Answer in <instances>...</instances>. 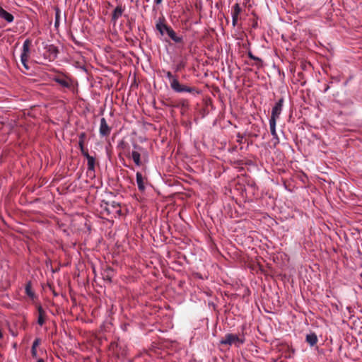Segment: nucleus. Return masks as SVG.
Instances as JSON below:
<instances>
[{
  "instance_id": "nucleus-1",
  "label": "nucleus",
  "mask_w": 362,
  "mask_h": 362,
  "mask_svg": "<svg viewBox=\"0 0 362 362\" xmlns=\"http://www.w3.org/2000/svg\"><path fill=\"white\" fill-rule=\"evenodd\" d=\"M146 156V151L141 146L137 144H133L132 151H128L126 153V156L129 158H132L136 165L140 166L141 165V156L144 158Z\"/></svg>"
},
{
  "instance_id": "nucleus-2",
  "label": "nucleus",
  "mask_w": 362,
  "mask_h": 362,
  "mask_svg": "<svg viewBox=\"0 0 362 362\" xmlns=\"http://www.w3.org/2000/svg\"><path fill=\"white\" fill-rule=\"evenodd\" d=\"M245 341L244 337H239L236 334H227L225 337L221 340V344L225 345H233L234 344L236 346H240Z\"/></svg>"
},
{
  "instance_id": "nucleus-3",
  "label": "nucleus",
  "mask_w": 362,
  "mask_h": 362,
  "mask_svg": "<svg viewBox=\"0 0 362 362\" xmlns=\"http://www.w3.org/2000/svg\"><path fill=\"white\" fill-rule=\"evenodd\" d=\"M30 44H31V42L28 39H27L24 41L23 45V48H22V52L21 54V63L26 70L29 69V66H28L27 62H28V59L30 56Z\"/></svg>"
},
{
  "instance_id": "nucleus-4",
  "label": "nucleus",
  "mask_w": 362,
  "mask_h": 362,
  "mask_svg": "<svg viewBox=\"0 0 362 362\" xmlns=\"http://www.w3.org/2000/svg\"><path fill=\"white\" fill-rule=\"evenodd\" d=\"M170 87L174 91L177 93H194L195 91L194 88L187 87L180 84L177 79L173 80L172 83L170 84Z\"/></svg>"
},
{
  "instance_id": "nucleus-5",
  "label": "nucleus",
  "mask_w": 362,
  "mask_h": 362,
  "mask_svg": "<svg viewBox=\"0 0 362 362\" xmlns=\"http://www.w3.org/2000/svg\"><path fill=\"white\" fill-rule=\"evenodd\" d=\"M284 99L281 98L278 102L276 103L272 110V115L269 119H276L279 117L283 107Z\"/></svg>"
},
{
  "instance_id": "nucleus-6",
  "label": "nucleus",
  "mask_w": 362,
  "mask_h": 362,
  "mask_svg": "<svg viewBox=\"0 0 362 362\" xmlns=\"http://www.w3.org/2000/svg\"><path fill=\"white\" fill-rule=\"evenodd\" d=\"M111 129L108 126L106 119L103 117L100 119L99 132L102 136H108L110 134Z\"/></svg>"
},
{
  "instance_id": "nucleus-7",
  "label": "nucleus",
  "mask_w": 362,
  "mask_h": 362,
  "mask_svg": "<svg viewBox=\"0 0 362 362\" xmlns=\"http://www.w3.org/2000/svg\"><path fill=\"white\" fill-rule=\"evenodd\" d=\"M0 18L8 23H12L14 19L13 16L4 10L2 7H0Z\"/></svg>"
},
{
  "instance_id": "nucleus-8",
  "label": "nucleus",
  "mask_w": 362,
  "mask_h": 362,
  "mask_svg": "<svg viewBox=\"0 0 362 362\" xmlns=\"http://www.w3.org/2000/svg\"><path fill=\"white\" fill-rule=\"evenodd\" d=\"M276 121H275L274 119H269L270 132L273 136V139H275V141H276L275 144L279 142V139L278 137V135H277V133L276 131Z\"/></svg>"
},
{
  "instance_id": "nucleus-9",
  "label": "nucleus",
  "mask_w": 362,
  "mask_h": 362,
  "mask_svg": "<svg viewBox=\"0 0 362 362\" xmlns=\"http://www.w3.org/2000/svg\"><path fill=\"white\" fill-rule=\"evenodd\" d=\"M136 184L138 186V189L141 192H144L146 189V187L144 185V179L141 173L139 172H137L136 174Z\"/></svg>"
},
{
  "instance_id": "nucleus-10",
  "label": "nucleus",
  "mask_w": 362,
  "mask_h": 362,
  "mask_svg": "<svg viewBox=\"0 0 362 362\" xmlns=\"http://www.w3.org/2000/svg\"><path fill=\"white\" fill-rule=\"evenodd\" d=\"M84 157L86 158L87 162H88V170L90 171H94L95 170V158L90 156L88 153H84Z\"/></svg>"
},
{
  "instance_id": "nucleus-11",
  "label": "nucleus",
  "mask_w": 362,
  "mask_h": 362,
  "mask_svg": "<svg viewBox=\"0 0 362 362\" xmlns=\"http://www.w3.org/2000/svg\"><path fill=\"white\" fill-rule=\"evenodd\" d=\"M156 28L162 35H163L165 33L168 34V30L172 29L170 27L160 21L156 23Z\"/></svg>"
},
{
  "instance_id": "nucleus-12",
  "label": "nucleus",
  "mask_w": 362,
  "mask_h": 362,
  "mask_svg": "<svg viewBox=\"0 0 362 362\" xmlns=\"http://www.w3.org/2000/svg\"><path fill=\"white\" fill-rule=\"evenodd\" d=\"M306 341L311 346H314L317 342V337L315 333H310L306 335Z\"/></svg>"
},
{
  "instance_id": "nucleus-13",
  "label": "nucleus",
  "mask_w": 362,
  "mask_h": 362,
  "mask_svg": "<svg viewBox=\"0 0 362 362\" xmlns=\"http://www.w3.org/2000/svg\"><path fill=\"white\" fill-rule=\"evenodd\" d=\"M175 42L179 43L182 42L183 38L182 36H177L175 32L171 29L168 30V33L167 34Z\"/></svg>"
},
{
  "instance_id": "nucleus-14",
  "label": "nucleus",
  "mask_w": 362,
  "mask_h": 362,
  "mask_svg": "<svg viewBox=\"0 0 362 362\" xmlns=\"http://www.w3.org/2000/svg\"><path fill=\"white\" fill-rule=\"evenodd\" d=\"M124 9L122 6H117L112 13V20L115 22L119 18H120L123 13Z\"/></svg>"
},
{
  "instance_id": "nucleus-15",
  "label": "nucleus",
  "mask_w": 362,
  "mask_h": 362,
  "mask_svg": "<svg viewBox=\"0 0 362 362\" xmlns=\"http://www.w3.org/2000/svg\"><path fill=\"white\" fill-rule=\"evenodd\" d=\"M38 313H39V315H38V319H37V323L40 325H42L44 323H45V311L43 310V309L42 308L41 306H40L38 308Z\"/></svg>"
},
{
  "instance_id": "nucleus-16",
  "label": "nucleus",
  "mask_w": 362,
  "mask_h": 362,
  "mask_svg": "<svg viewBox=\"0 0 362 362\" xmlns=\"http://www.w3.org/2000/svg\"><path fill=\"white\" fill-rule=\"evenodd\" d=\"M241 8L238 4H235L232 8V18H238Z\"/></svg>"
},
{
  "instance_id": "nucleus-17",
  "label": "nucleus",
  "mask_w": 362,
  "mask_h": 362,
  "mask_svg": "<svg viewBox=\"0 0 362 362\" xmlns=\"http://www.w3.org/2000/svg\"><path fill=\"white\" fill-rule=\"evenodd\" d=\"M55 81L59 83L60 86L64 88L70 87L69 81L64 78H56Z\"/></svg>"
},
{
  "instance_id": "nucleus-18",
  "label": "nucleus",
  "mask_w": 362,
  "mask_h": 362,
  "mask_svg": "<svg viewBox=\"0 0 362 362\" xmlns=\"http://www.w3.org/2000/svg\"><path fill=\"white\" fill-rule=\"evenodd\" d=\"M165 76L169 79L170 83H172L173 79H177L175 76H174L170 71H165Z\"/></svg>"
},
{
  "instance_id": "nucleus-19",
  "label": "nucleus",
  "mask_w": 362,
  "mask_h": 362,
  "mask_svg": "<svg viewBox=\"0 0 362 362\" xmlns=\"http://www.w3.org/2000/svg\"><path fill=\"white\" fill-rule=\"evenodd\" d=\"M78 145H79L80 149L81 151V153H82L83 156H84V153H88V151L84 148L83 140L79 141H78Z\"/></svg>"
},
{
  "instance_id": "nucleus-20",
  "label": "nucleus",
  "mask_w": 362,
  "mask_h": 362,
  "mask_svg": "<svg viewBox=\"0 0 362 362\" xmlns=\"http://www.w3.org/2000/svg\"><path fill=\"white\" fill-rule=\"evenodd\" d=\"M39 344H40V340L38 339H35L33 341V346H32V350H33V354H35V348H36V346H37L39 345Z\"/></svg>"
},
{
  "instance_id": "nucleus-21",
  "label": "nucleus",
  "mask_w": 362,
  "mask_h": 362,
  "mask_svg": "<svg viewBox=\"0 0 362 362\" xmlns=\"http://www.w3.org/2000/svg\"><path fill=\"white\" fill-rule=\"evenodd\" d=\"M25 290H26V293H27L29 296H31V297H33V293L31 291V289H30V286H29V285H27V286H26Z\"/></svg>"
},
{
  "instance_id": "nucleus-22",
  "label": "nucleus",
  "mask_w": 362,
  "mask_h": 362,
  "mask_svg": "<svg viewBox=\"0 0 362 362\" xmlns=\"http://www.w3.org/2000/svg\"><path fill=\"white\" fill-rule=\"evenodd\" d=\"M127 145V144H126L125 141H121L118 144V147L124 150L126 148Z\"/></svg>"
},
{
  "instance_id": "nucleus-23",
  "label": "nucleus",
  "mask_w": 362,
  "mask_h": 362,
  "mask_svg": "<svg viewBox=\"0 0 362 362\" xmlns=\"http://www.w3.org/2000/svg\"><path fill=\"white\" fill-rule=\"evenodd\" d=\"M49 51L52 52V53H54L55 54L57 53V49L54 46L50 47Z\"/></svg>"
},
{
  "instance_id": "nucleus-24",
  "label": "nucleus",
  "mask_w": 362,
  "mask_h": 362,
  "mask_svg": "<svg viewBox=\"0 0 362 362\" xmlns=\"http://www.w3.org/2000/svg\"><path fill=\"white\" fill-rule=\"evenodd\" d=\"M85 137H86V135L84 133L81 134L79 136V141H81V140L84 141Z\"/></svg>"
},
{
  "instance_id": "nucleus-25",
  "label": "nucleus",
  "mask_w": 362,
  "mask_h": 362,
  "mask_svg": "<svg viewBox=\"0 0 362 362\" xmlns=\"http://www.w3.org/2000/svg\"><path fill=\"white\" fill-rule=\"evenodd\" d=\"M249 57L254 60H259L258 57L253 56L251 53H249Z\"/></svg>"
},
{
  "instance_id": "nucleus-26",
  "label": "nucleus",
  "mask_w": 362,
  "mask_h": 362,
  "mask_svg": "<svg viewBox=\"0 0 362 362\" xmlns=\"http://www.w3.org/2000/svg\"><path fill=\"white\" fill-rule=\"evenodd\" d=\"M237 21H238V18H233L232 19V23H233V26L236 25Z\"/></svg>"
},
{
  "instance_id": "nucleus-27",
  "label": "nucleus",
  "mask_w": 362,
  "mask_h": 362,
  "mask_svg": "<svg viewBox=\"0 0 362 362\" xmlns=\"http://www.w3.org/2000/svg\"><path fill=\"white\" fill-rule=\"evenodd\" d=\"M162 1V0H155V2L157 4H160Z\"/></svg>"
},
{
  "instance_id": "nucleus-28",
  "label": "nucleus",
  "mask_w": 362,
  "mask_h": 362,
  "mask_svg": "<svg viewBox=\"0 0 362 362\" xmlns=\"http://www.w3.org/2000/svg\"><path fill=\"white\" fill-rule=\"evenodd\" d=\"M58 23H59L58 18H57L56 21H55V25H57Z\"/></svg>"
},
{
  "instance_id": "nucleus-29",
  "label": "nucleus",
  "mask_w": 362,
  "mask_h": 362,
  "mask_svg": "<svg viewBox=\"0 0 362 362\" xmlns=\"http://www.w3.org/2000/svg\"><path fill=\"white\" fill-rule=\"evenodd\" d=\"M37 362H44V361L42 359H39Z\"/></svg>"
}]
</instances>
